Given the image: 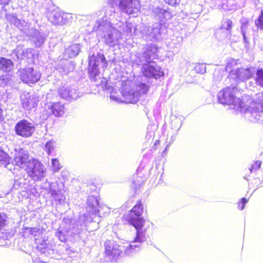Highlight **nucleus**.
Here are the masks:
<instances>
[{
    "instance_id": "f257e3e1",
    "label": "nucleus",
    "mask_w": 263,
    "mask_h": 263,
    "mask_svg": "<svg viewBox=\"0 0 263 263\" xmlns=\"http://www.w3.org/2000/svg\"><path fill=\"white\" fill-rule=\"evenodd\" d=\"M104 10V15L96 21L92 31L97 32L99 38L106 46L114 47L119 44L122 37L116 24L112 22L115 16L114 8L108 6L105 7Z\"/></svg>"
},
{
    "instance_id": "f03ea898",
    "label": "nucleus",
    "mask_w": 263,
    "mask_h": 263,
    "mask_svg": "<svg viewBox=\"0 0 263 263\" xmlns=\"http://www.w3.org/2000/svg\"><path fill=\"white\" fill-rule=\"evenodd\" d=\"M143 211L142 203L141 201L139 200L131 210L128 220V223L134 226L136 230V236L133 240V242L141 245L147 239L146 229H143L145 220L142 216Z\"/></svg>"
},
{
    "instance_id": "7ed1b4c3",
    "label": "nucleus",
    "mask_w": 263,
    "mask_h": 263,
    "mask_svg": "<svg viewBox=\"0 0 263 263\" xmlns=\"http://www.w3.org/2000/svg\"><path fill=\"white\" fill-rule=\"evenodd\" d=\"M101 65L102 67L105 68L108 66V62L104 55L102 50L98 52L97 54L91 52L88 58V72L90 79L94 82L101 81V73L99 66Z\"/></svg>"
},
{
    "instance_id": "20e7f679",
    "label": "nucleus",
    "mask_w": 263,
    "mask_h": 263,
    "mask_svg": "<svg viewBox=\"0 0 263 263\" xmlns=\"http://www.w3.org/2000/svg\"><path fill=\"white\" fill-rule=\"evenodd\" d=\"M93 193V194L88 196L86 201V212L91 213L95 216L101 217L102 215L101 210H103L105 213H109L110 210L107 206H101L99 203V197L97 196V189L94 185H90L87 186V192Z\"/></svg>"
},
{
    "instance_id": "39448f33",
    "label": "nucleus",
    "mask_w": 263,
    "mask_h": 263,
    "mask_svg": "<svg viewBox=\"0 0 263 263\" xmlns=\"http://www.w3.org/2000/svg\"><path fill=\"white\" fill-rule=\"evenodd\" d=\"M237 88L236 85L227 87L218 92L217 97L220 104L223 105H234L239 108L242 102L237 95Z\"/></svg>"
},
{
    "instance_id": "423d86ee",
    "label": "nucleus",
    "mask_w": 263,
    "mask_h": 263,
    "mask_svg": "<svg viewBox=\"0 0 263 263\" xmlns=\"http://www.w3.org/2000/svg\"><path fill=\"white\" fill-rule=\"evenodd\" d=\"M80 233V229L75 227L73 219L69 217H64L62 224L55 233V236L61 241L65 242L69 237H73Z\"/></svg>"
},
{
    "instance_id": "0eeeda50",
    "label": "nucleus",
    "mask_w": 263,
    "mask_h": 263,
    "mask_svg": "<svg viewBox=\"0 0 263 263\" xmlns=\"http://www.w3.org/2000/svg\"><path fill=\"white\" fill-rule=\"evenodd\" d=\"M104 247V257L107 261L117 262L123 255L124 247L119 246L114 241L107 240Z\"/></svg>"
},
{
    "instance_id": "6e6552de",
    "label": "nucleus",
    "mask_w": 263,
    "mask_h": 263,
    "mask_svg": "<svg viewBox=\"0 0 263 263\" xmlns=\"http://www.w3.org/2000/svg\"><path fill=\"white\" fill-rule=\"evenodd\" d=\"M166 24L155 23L147 28L145 37L147 41L159 42L164 38L167 33Z\"/></svg>"
},
{
    "instance_id": "1a4fd4ad",
    "label": "nucleus",
    "mask_w": 263,
    "mask_h": 263,
    "mask_svg": "<svg viewBox=\"0 0 263 263\" xmlns=\"http://www.w3.org/2000/svg\"><path fill=\"white\" fill-rule=\"evenodd\" d=\"M158 52V48L156 45L148 44L143 48L141 53H138L137 61L139 64L153 62L154 60L159 58Z\"/></svg>"
},
{
    "instance_id": "9d476101",
    "label": "nucleus",
    "mask_w": 263,
    "mask_h": 263,
    "mask_svg": "<svg viewBox=\"0 0 263 263\" xmlns=\"http://www.w3.org/2000/svg\"><path fill=\"white\" fill-rule=\"evenodd\" d=\"M35 130V126L34 123L24 119L18 121L14 126L15 134L25 138L31 137Z\"/></svg>"
},
{
    "instance_id": "9b49d317",
    "label": "nucleus",
    "mask_w": 263,
    "mask_h": 263,
    "mask_svg": "<svg viewBox=\"0 0 263 263\" xmlns=\"http://www.w3.org/2000/svg\"><path fill=\"white\" fill-rule=\"evenodd\" d=\"M26 169L28 175L34 180H40L44 176L45 168L43 164L35 158L31 157V161Z\"/></svg>"
},
{
    "instance_id": "f8f14e48",
    "label": "nucleus",
    "mask_w": 263,
    "mask_h": 263,
    "mask_svg": "<svg viewBox=\"0 0 263 263\" xmlns=\"http://www.w3.org/2000/svg\"><path fill=\"white\" fill-rule=\"evenodd\" d=\"M20 79L28 84H35L38 82L41 77V73L32 67H28L19 70Z\"/></svg>"
},
{
    "instance_id": "ddd939ff",
    "label": "nucleus",
    "mask_w": 263,
    "mask_h": 263,
    "mask_svg": "<svg viewBox=\"0 0 263 263\" xmlns=\"http://www.w3.org/2000/svg\"><path fill=\"white\" fill-rule=\"evenodd\" d=\"M140 64L142 65V72L145 77L158 79L164 76L161 67L154 62Z\"/></svg>"
},
{
    "instance_id": "4468645a",
    "label": "nucleus",
    "mask_w": 263,
    "mask_h": 263,
    "mask_svg": "<svg viewBox=\"0 0 263 263\" xmlns=\"http://www.w3.org/2000/svg\"><path fill=\"white\" fill-rule=\"evenodd\" d=\"M31 157L27 150L22 148H15L13 162L21 168H26L31 161Z\"/></svg>"
},
{
    "instance_id": "2eb2a0df",
    "label": "nucleus",
    "mask_w": 263,
    "mask_h": 263,
    "mask_svg": "<svg viewBox=\"0 0 263 263\" xmlns=\"http://www.w3.org/2000/svg\"><path fill=\"white\" fill-rule=\"evenodd\" d=\"M255 72V67H250L246 68H237L235 70H231L230 74L231 76H234V79H235L236 81L243 82L252 78Z\"/></svg>"
},
{
    "instance_id": "dca6fc26",
    "label": "nucleus",
    "mask_w": 263,
    "mask_h": 263,
    "mask_svg": "<svg viewBox=\"0 0 263 263\" xmlns=\"http://www.w3.org/2000/svg\"><path fill=\"white\" fill-rule=\"evenodd\" d=\"M22 107L26 110L35 108L39 102L36 97L30 92H24L20 96Z\"/></svg>"
},
{
    "instance_id": "f3484780",
    "label": "nucleus",
    "mask_w": 263,
    "mask_h": 263,
    "mask_svg": "<svg viewBox=\"0 0 263 263\" xmlns=\"http://www.w3.org/2000/svg\"><path fill=\"white\" fill-rule=\"evenodd\" d=\"M47 183L49 189L48 193L51 197L59 203H63L66 199V197L58 183L57 182L50 183L47 181Z\"/></svg>"
},
{
    "instance_id": "a211bd4d",
    "label": "nucleus",
    "mask_w": 263,
    "mask_h": 263,
    "mask_svg": "<svg viewBox=\"0 0 263 263\" xmlns=\"http://www.w3.org/2000/svg\"><path fill=\"white\" fill-rule=\"evenodd\" d=\"M119 6L123 11L129 14L136 13L140 8V3L138 0H121Z\"/></svg>"
},
{
    "instance_id": "6ab92c4d",
    "label": "nucleus",
    "mask_w": 263,
    "mask_h": 263,
    "mask_svg": "<svg viewBox=\"0 0 263 263\" xmlns=\"http://www.w3.org/2000/svg\"><path fill=\"white\" fill-rule=\"evenodd\" d=\"M65 112V107L64 104L60 102L51 103L47 105V109L46 114L48 115L46 117H43V119H47L49 116L52 115L55 117H61Z\"/></svg>"
},
{
    "instance_id": "aec40b11",
    "label": "nucleus",
    "mask_w": 263,
    "mask_h": 263,
    "mask_svg": "<svg viewBox=\"0 0 263 263\" xmlns=\"http://www.w3.org/2000/svg\"><path fill=\"white\" fill-rule=\"evenodd\" d=\"M30 41L35 48H40L44 45L47 36L37 29H32L29 35Z\"/></svg>"
},
{
    "instance_id": "412c9836",
    "label": "nucleus",
    "mask_w": 263,
    "mask_h": 263,
    "mask_svg": "<svg viewBox=\"0 0 263 263\" xmlns=\"http://www.w3.org/2000/svg\"><path fill=\"white\" fill-rule=\"evenodd\" d=\"M67 14L63 13L59 9H54L48 14V19L52 24L57 25L65 24L67 23Z\"/></svg>"
},
{
    "instance_id": "4be33fe9",
    "label": "nucleus",
    "mask_w": 263,
    "mask_h": 263,
    "mask_svg": "<svg viewBox=\"0 0 263 263\" xmlns=\"http://www.w3.org/2000/svg\"><path fill=\"white\" fill-rule=\"evenodd\" d=\"M233 26L232 21L228 18H224L222 21L220 28L217 31L216 34H220L219 40L230 39L231 36V29Z\"/></svg>"
},
{
    "instance_id": "5701e85b",
    "label": "nucleus",
    "mask_w": 263,
    "mask_h": 263,
    "mask_svg": "<svg viewBox=\"0 0 263 263\" xmlns=\"http://www.w3.org/2000/svg\"><path fill=\"white\" fill-rule=\"evenodd\" d=\"M54 246H53L52 244L47 243L45 241H43V242L39 243L37 246V249L41 254L50 258H54L57 257L56 254L57 250L54 249Z\"/></svg>"
},
{
    "instance_id": "b1692460",
    "label": "nucleus",
    "mask_w": 263,
    "mask_h": 263,
    "mask_svg": "<svg viewBox=\"0 0 263 263\" xmlns=\"http://www.w3.org/2000/svg\"><path fill=\"white\" fill-rule=\"evenodd\" d=\"M98 216H95L94 215H92L91 213L88 212L85 213L79 216V219L76 222L74 220H73V222L74 223L75 227H78L80 229V231L87 226V224L91 222H97L95 218Z\"/></svg>"
},
{
    "instance_id": "393cba45",
    "label": "nucleus",
    "mask_w": 263,
    "mask_h": 263,
    "mask_svg": "<svg viewBox=\"0 0 263 263\" xmlns=\"http://www.w3.org/2000/svg\"><path fill=\"white\" fill-rule=\"evenodd\" d=\"M240 32L242 35L243 41L245 44V48L249 47L250 39V28L249 26V20L247 18L242 17L240 20Z\"/></svg>"
},
{
    "instance_id": "a878e982",
    "label": "nucleus",
    "mask_w": 263,
    "mask_h": 263,
    "mask_svg": "<svg viewBox=\"0 0 263 263\" xmlns=\"http://www.w3.org/2000/svg\"><path fill=\"white\" fill-rule=\"evenodd\" d=\"M153 12L155 15L156 20L159 21L157 23V24H166V21L172 17L171 13L169 11L159 7L154 8Z\"/></svg>"
},
{
    "instance_id": "bb28decb",
    "label": "nucleus",
    "mask_w": 263,
    "mask_h": 263,
    "mask_svg": "<svg viewBox=\"0 0 263 263\" xmlns=\"http://www.w3.org/2000/svg\"><path fill=\"white\" fill-rule=\"evenodd\" d=\"M82 46L80 44H73L65 49V57L72 58L77 57L81 51Z\"/></svg>"
},
{
    "instance_id": "cd10ccee",
    "label": "nucleus",
    "mask_w": 263,
    "mask_h": 263,
    "mask_svg": "<svg viewBox=\"0 0 263 263\" xmlns=\"http://www.w3.org/2000/svg\"><path fill=\"white\" fill-rule=\"evenodd\" d=\"M115 24L117 28L119 29L118 30L120 31L121 37H122L123 34H125L126 36L131 35L133 27L131 23H125L123 22L119 21Z\"/></svg>"
},
{
    "instance_id": "c85d7f7f",
    "label": "nucleus",
    "mask_w": 263,
    "mask_h": 263,
    "mask_svg": "<svg viewBox=\"0 0 263 263\" xmlns=\"http://www.w3.org/2000/svg\"><path fill=\"white\" fill-rule=\"evenodd\" d=\"M141 249V245L130 241V243L126 247H124L123 254L126 256H133Z\"/></svg>"
},
{
    "instance_id": "c756f323",
    "label": "nucleus",
    "mask_w": 263,
    "mask_h": 263,
    "mask_svg": "<svg viewBox=\"0 0 263 263\" xmlns=\"http://www.w3.org/2000/svg\"><path fill=\"white\" fill-rule=\"evenodd\" d=\"M11 158L8 154L0 147V164L9 170H12L13 165L10 163Z\"/></svg>"
},
{
    "instance_id": "7c9ffc66",
    "label": "nucleus",
    "mask_w": 263,
    "mask_h": 263,
    "mask_svg": "<svg viewBox=\"0 0 263 263\" xmlns=\"http://www.w3.org/2000/svg\"><path fill=\"white\" fill-rule=\"evenodd\" d=\"M74 69L73 63L69 60H63L60 62L59 64V69L60 72L63 74H67L72 71Z\"/></svg>"
},
{
    "instance_id": "2f4dec72",
    "label": "nucleus",
    "mask_w": 263,
    "mask_h": 263,
    "mask_svg": "<svg viewBox=\"0 0 263 263\" xmlns=\"http://www.w3.org/2000/svg\"><path fill=\"white\" fill-rule=\"evenodd\" d=\"M255 71L253 76L255 84L263 88V68L260 67H255ZM259 96L263 97V92L260 93Z\"/></svg>"
},
{
    "instance_id": "473e14b6",
    "label": "nucleus",
    "mask_w": 263,
    "mask_h": 263,
    "mask_svg": "<svg viewBox=\"0 0 263 263\" xmlns=\"http://www.w3.org/2000/svg\"><path fill=\"white\" fill-rule=\"evenodd\" d=\"M13 63L10 60L4 57L0 58V70L10 72L13 69Z\"/></svg>"
},
{
    "instance_id": "72a5a7b5",
    "label": "nucleus",
    "mask_w": 263,
    "mask_h": 263,
    "mask_svg": "<svg viewBox=\"0 0 263 263\" xmlns=\"http://www.w3.org/2000/svg\"><path fill=\"white\" fill-rule=\"evenodd\" d=\"M23 48L22 46H17L16 48L12 51L11 56L14 61H21L23 59Z\"/></svg>"
},
{
    "instance_id": "f704fd0d",
    "label": "nucleus",
    "mask_w": 263,
    "mask_h": 263,
    "mask_svg": "<svg viewBox=\"0 0 263 263\" xmlns=\"http://www.w3.org/2000/svg\"><path fill=\"white\" fill-rule=\"evenodd\" d=\"M23 230L25 234H28L33 236H39L42 233V230L37 227H24Z\"/></svg>"
},
{
    "instance_id": "c9c22d12",
    "label": "nucleus",
    "mask_w": 263,
    "mask_h": 263,
    "mask_svg": "<svg viewBox=\"0 0 263 263\" xmlns=\"http://www.w3.org/2000/svg\"><path fill=\"white\" fill-rule=\"evenodd\" d=\"M76 87L74 86L69 87V101L76 100L82 95V93Z\"/></svg>"
},
{
    "instance_id": "e433bc0d",
    "label": "nucleus",
    "mask_w": 263,
    "mask_h": 263,
    "mask_svg": "<svg viewBox=\"0 0 263 263\" xmlns=\"http://www.w3.org/2000/svg\"><path fill=\"white\" fill-rule=\"evenodd\" d=\"M34 57L33 50L31 48H23V60L26 59L28 63L32 62Z\"/></svg>"
},
{
    "instance_id": "4c0bfd02",
    "label": "nucleus",
    "mask_w": 263,
    "mask_h": 263,
    "mask_svg": "<svg viewBox=\"0 0 263 263\" xmlns=\"http://www.w3.org/2000/svg\"><path fill=\"white\" fill-rule=\"evenodd\" d=\"M58 93L62 98L69 101V87L63 86L60 88Z\"/></svg>"
},
{
    "instance_id": "58836bf2",
    "label": "nucleus",
    "mask_w": 263,
    "mask_h": 263,
    "mask_svg": "<svg viewBox=\"0 0 263 263\" xmlns=\"http://www.w3.org/2000/svg\"><path fill=\"white\" fill-rule=\"evenodd\" d=\"M11 17L12 18V23H13L19 29H23L24 26H25L26 22L24 21H22L21 19L17 18L16 16L14 15H12Z\"/></svg>"
},
{
    "instance_id": "ea45409f",
    "label": "nucleus",
    "mask_w": 263,
    "mask_h": 263,
    "mask_svg": "<svg viewBox=\"0 0 263 263\" xmlns=\"http://www.w3.org/2000/svg\"><path fill=\"white\" fill-rule=\"evenodd\" d=\"M182 126V121L179 118H176L172 121L171 127L172 129L178 131Z\"/></svg>"
},
{
    "instance_id": "a19ab883",
    "label": "nucleus",
    "mask_w": 263,
    "mask_h": 263,
    "mask_svg": "<svg viewBox=\"0 0 263 263\" xmlns=\"http://www.w3.org/2000/svg\"><path fill=\"white\" fill-rule=\"evenodd\" d=\"M194 70L197 73L203 74L206 72V65L203 63L195 64L194 66Z\"/></svg>"
},
{
    "instance_id": "79ce46f5",
    "label": "nucleus",
    "mask_w": 263,
    "mask_h": 263,
    "mask_svg": "<svg viewBox=\"0 0 263 263\" xmlns=\"http://www.w3.org/2000/svg\"><path fill=\"white\" fill-rule=\"evenodd\" d=\"M8 217L4 212H0V229L4 228L8 223Z\"/></svg>"
},
{
    "instance_id": "37998d69",
    "label": "nucleus",
    "mask_w": 263,
    "mask_h": 263,
    "mask_svg": "<svg viewBox=\"0 0 263 263\" xmlns=\"http://www.w3.org/2000/svg\"><path fill=\"white\" fill-rule=\"evenodd\" d=\"M62 248L60 249L61 251H62L63 253L68 255L69 257H72V254H75L76 252L72 250L70 247H68L67 245H63L62 246Z\"/></svg>"
},
{
    "instance_id": "c03bdc74",
    "label": "nucleus",
    "mask_w": 263,
    "mask_h": 263,
    "mask_svg": "<svg viewBox=\"0 0 263 263\" xmlns=\"http://www.w3.org/2000/svg\"><path fill=\"white\" fill-rule=\"evenodd\" d=\"M148 89V86L144 83H140L137 86V90L139 91V93H146Z\"/></svg>"
},
{
    "instance_id": "a18cd8bd",
    "label": "nucleus",
    "mask_w": 263,
    "mask_h": 263,
    "mask_svg": "<svg viewBox=\"0 0 263 263\" xmlns=\"http://www.w3.org/2000/svg\"><path fill=\"white\" fill-rule=\"evenodd\" d=\"M54 148V142L52 141H48L45 144V149L48 155H50L52 153Z\"/></svg>"
},
{
    "instance_id": "49530a36",
    "label": "nucleus",
    "mask_w": 263,
    "mask_h": 263,
    "mask_svg": "<svg viewBox=\"0 0 263 263\" xmlns=\"http://www.w3.org/2000/svg\"><path fill=\"white\" fill-rule=\"evenodd\" d=\"M9 81V75H2L0 77V86L5 87L6 86Z\"/></svg>"
},
{
    "instance_id": "de8ad7c7",
    "label": "nucleus",
    "mask_w": 263,
    "mask_h": 263,
    "mask_svg": "<svg viewBox=\"0 0 263 263\" xmlns=\"http://www.w3.org/2000/svg\"><path fill=\"white\" fill-rule=\"evenodd\" d=\"M255 25L261 29H263V10H261L259 16L255 21Z\"/></svg>"
},
{
    "instance_id": "09e8293b",
    "label": "nucleus",
    "mask_w": 263,
    "mask_h": 263,
    "mask_svg": "<svg viewBox=\"0 0 263 263\" xmlns=\"http://www.w3.org/2000/svg\"><path fill=\"white\" fill-rule=\"evenodd\" d=\"M51 164L53 170L54 171H59L61 167L60 164L59 162V160L57 158L52 159Z\"/></svg>"
},
{
    "instance_id": "8fccbe9b",
    "label": "nucleus",
    "mask_w": 263,
    "mask_h": 263,
    "mask_svg": "<svg viewBox=\"0 0 263 263\" xmlns=\"http://www.w3.org/2000/svg\"><path fill=\"white\" fill-rule=\"evenodd\" d=\"M261 162L260 161H256L249 168L250 173H252L254 171L258 170L261 166Z\"/></svg>"
},
{
    "instance_id": "3c124183",
    "label": "nucleus",
    "mask_w": 263,
    "mask_h": 263,
    "mask_svg": "<svg viewBox=\"0 0 263 263\" xmlns=\"http://www.w3.org/2000/svg\"><path fill=\"white\" fill-rule=\"evenodd\" d=\"M248 201V200L245 197L242 198L241 199L240 202L239 204V209L241 210H242L245 208V205Z\"/></svg>"
},
{
    "instance_id": "603ef678",
    "label": "nucleus",
    "mask_w": 263,
    "mask_h": 263,
    "mask_svg": "<svg viewBox=\"0 0 263 263\" xmlns=\"http://www.w3.org/2000/svg\"><path fill=\"white\" fill-rule=\"evenodd\" d=\"M165 2L167 3L168 5H171L172 6H176L177 4H178L177 0H164Z\"/></svg>"
},
{
    "instance_id": "864d4df0",
    "label": "nucleus",
    "mask_w": 263,
    "mask_h": 263,
    "mask_svg": "<svg viewBox=\"0 0 263 263\" xmlns=\"http://www.w3.org/2000/svg\"><path fill=\"white\" fill-rule=\"evenodd\" d=\"M101 80L103 81L102 83H101V81L100 80V81H98L97 82H95L96 83V85H97V86L98 85H101V86H102L103 88L104 86H105V87H107V86H106V82H104L105 79H102V78L101 77Z\"/></svg>"
},
{
    "instance_id": "5fc2aeb1",
    "label": "nucleus",
    "mask_w": 263,
    "mask_h": 263,
    "mask_svg": "<svg viewBox=\"0 0 263 263\" xmlns=\"http://www.w3.org/2000/svg\"><path fill=\"white\" fill-rule=\"evenodd\" d=\"M143 180H141L140 181H137V182H136L135 180H134L133 181V184L135 186V189L139 187V186L143 183Z\"/></svg>"
},
{
    "instance_id": "6e6d98bb",
    "label": "nucleus",
    "mask_w": 263,
    "mask_h": 263,
    "mask_svg": "<svg viewBox=\"0 0 263 263\" xmlns=\"http://www.w3.org/2000/svg\"><path fill=\"white\" fill-rule=\"evenodd\" d=\"M10 0H0V5H7L9 4Z\"/></svg>"
},
{
    "instance_id": "4d7b16f0",
    "label": "nucleus",
    "mask_w": 263,
    "mask_h": 263,
    "mask_svg": "<svg viewBox=\"0 0 263 263\" xmlns=\"http://www.w3.org/2000/svg\"><path fill=\"white\" fill-rule=\"evenodd\" d=\"M110 99H112L114 100H117V98L114 95H110Z\"/></svg>"
},
{
    "instance_id": "13d9d810",
    "label": "nucleus",
    "mask_w": 263,
    "mask_h": 263,
    "mask_svg": "<svg viewBox=\"0 0 263 263\" xmlns=\"http://www.w3.org/2000/svg\"><path fill=\"white\" fill-rule=\"evenodd\" d=\"M230 63L232 64H233V63L236 64V61H235L234 59H232Z\"/></svg>"
},
{
    "instance_id": "bf43d9fd",
    "label": "nucleus",
    "mask_w": 263,
    "mask_h": 263,
    "mask_svg": "<svg viewBox=\"0 0 263 263\" xmlns=\"http://www.w3.org/2000/svg\"><path fill=\"white\" fill-rule=\"evenodd\" d=\"M263 186V181L260 183L259 185L257 186L258 187H259L260 186Z\"/></svg>"
},
{
    "instance_id": "052dcab7",
    "label": "nucleus",
    "mask_w": 263,
    "mask_h": 263,
    "mask_svg": "<svg viewBox=\"0 0 263 263\" xmlns=\"http://www.w3.org/2000/svg\"><path fill=\"white\" fill-rule=\"evenodd\" d=\"M114 1V0H110V1H109L108 2H109L110 4H111V3H112L111 1Z\"/></svg>"
},
{
    "instance_id": "680f3d73",
    "label": "nucleus",
    "mask_w": 263,
    "mask_h": 263,
    "mask_svg": "<svg viewBox=\"0 0 263 263\" xmlns=\"http://www.w3.org/2000/svg\"><path fill=\"white\" fill-rule=\"evenodd\" d=\"M215 78H216V74H214V79H215Z\"/></svg>"
},
{
    "instance_id": "e2e57ef3",
    "label": "nucleus",
    "mask_w": 263,
    "mask_h": 263,
    "mask_svg": "<svg viewBox=\"0 0 263 263\" xmlns=\"http://www.w3.org/2000/svg\"><path fill=\"white\" fill-rule=\"evenodd\" d=\"M156 143L158 144L157 141H156Z\"/></svg>"
},
{
    "instance_id": "0e129e2a",
    "label": "nucleus",
    "mask_w": 263,
    "mask_h": 263,
    "mask_svg": "<svg viewBox=\"0 0 263 263\" xmlns=\"http://www.w3.org/2000/svg\"><path fill=\"white\" fill-rule=\"evenodd\" d=\"M156 143L158 144L157 141H156Z\"/></svg>"
},
{
    "instance_id": "69168bd1",
    "label": "nucleus",
    "mask_w": 263,
    "mask_h": 263,
    "mask_svg": "<svg viewBox=\"0 0 263 263\" xmlns=\"http://www.w3.org/2000/svg\"><path fill=\"white\" fill-rule=\"evenodd\" d=\"M234 2L235 3V2L234 1Z\"/></svg>"
}]
</instances>
